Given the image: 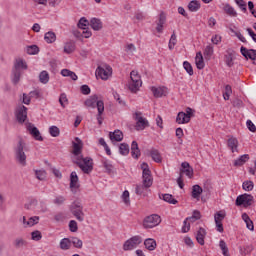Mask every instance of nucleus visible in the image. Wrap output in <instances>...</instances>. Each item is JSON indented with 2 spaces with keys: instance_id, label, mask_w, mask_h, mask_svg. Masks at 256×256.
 Masks as SVG:
<instances>
[{
  "instance_id": "nucleus-1",
  "label": "nucleus",
  "mask_w": 256,
  "mask_h": 256,
  "mask_svg": "<svg viewBox=\"0 0 256 256\" xmlns=\"http://www.w3.org/2000/svg\"><path fill=\"white\" fill-rule=\"evenodd\" d=\"M75 141L76 142H72V153L74 155L72 161L79 166L83 173L89 175V173L93 171V159L89 157L83 158V155H81L83 151V141L79 139V137H76Z\"/></svg>"
},
{
  "instance_id": "nucleus-2",
  "label": "nucleus",
  "mask_w": 256,
  "mask_h": 256,
  "mask_svg": "<svg viewBox=\"0 0 256 256\" xmlns=\"http://www.w3.org/2000/svg\"><path fill=\"white\" fill-rule=\"evenodd\" d=\"M24 71H27V62L22 58H16L11 73V81L13 85H18Z\"/></svg>"
},
{
  "instance_id": "nucleus-3",
  "label": "nucleus",
  "mask_w": 256,
  "mask_h": 256,
  "mask_svg": "<svg viewBox=\"0 0 256 256\" xmlns=\"http://www.w3.org/2000/svg\"><path fill=\"white\" fill-rule=\"evenodd\" d=\"M25 151H27V145L23 139H20L17 146L14 148L15 161L20 167H25L27 165V155L25 154Z\"/></svg>"
},
{
  "instance_id": "nucleus-4",
  "label": "nucleus",
  "mask_w": 256,
  "mask_h": 256,
  "mask_svg": "<svg viewBox=\"0 0 256 256\" xmlns=\"http://www.w3.org/2000/svg\"><path fill=\"white\" fill-rule=\"evenodd\" d=\"M141 85H143V82L141 81V76L139 75V72L132 70L130 73L128 89L131 91V93H137Z\"/></svg>"
},
{
  "instance_id": "nucleus-5",
  "label": "nucleus",
  "mask_w": 256,
  "mask_h": 256,
  "mask_svg": "<svg viewBox=\"0 0 256 256\" xmlns=\"http://www.w3.org/2000/svg\"><path fill=\"white\" fill-rule=\"evenodd\" d=\"M70 211L72 215L79 221L80 223H83L85 221V213L83 212V205L79 201H74L70 205Z\"/></svg>"
},
{
  "instance_id": "nucleus-6",
  "label": "nucleus",
  "mask_w": 256,
  "mask_h": 256,
  "mask_svg": "<svg viewBox=\"0 0 256 256\" xmlns=\"http://www.w3.org/2000/svg\"><path fill=\"white\" fill-rule=\"evenodd\" d=\"M141 169H142V183L145 185V187H151L153 185V175H151L149 164L143 162L141 164Z\"/></svg>"
},
{
  "instance_id": "nucleus-7",
  "label": "nucleus",
  "mask_w": 256,
  "mask_h": 256,
  "mask_svg": "<svg viewBox=\"0 0 256 256\" xmlns=\"http://www.w3.org/2000/svg\"><path fill=\"white\" fill-rule=\"evenodd\" d=\"M235 203L237 207H251L255 203V198L251 194L244 193L237 196Z\"/></svg>"
},
{
  "instance_id": "nucleus-8",
  "label": "nucleus",
  "mask_w": 256,
  "mask_h": 256,
  "mask_svg": "<svg viewBox=\"0 0 256 256\" xmlns=\"http://www.w3.org/2000/svg\"><path fill=\"white\" fill-rule=\"evenodd\" d=\"M112 73L113 69L106 63L99 65L96 69V77H100L103 81H107Z\"/></svg>"
},
{
  "instance_id": "nucleus-9",
  "label": "nucleus",
  "mask_w": 256,
  "mask_h": 256,
  "mask_svg": "<svg viewBox=\"0 0 256 256\" xmlns=\"http://www.w3.org/2000/svg\"><path fill=\"white\" fill-rule=\"evenodd\" d=\"M161 223V216L157 214H152L147 216L143 220V227L144 229H153V227H157Z\"/></svg>"
},
{
  "instance_id": "nucleus-10",
  "label": "nucleus",
  "mask_w": 256,
  "mask_h": 256,
  "mask_svg": "<svg viewBox=\"0 0 256 256\" xmlns=\"http://www.w3.org/2000/svg\"><path fill=\"white\" fill-rule=\"evenodd\" d=\"M14 115L16 117V121L20 125H23V123H25V121H27V107L23 106V104H19L15 108Z\"/></svg>"
},
{
  "instance_id": "nucleus-11",
  "label": "nucleus",
  "mask_w": 256,
  "mask_h": 256,
  "mask_svg": "<svg viewBox=\"0 0 256 256\" xmlns=\"http://www.w3.org/2000/svg\"><path fill=\"white\" fill-rule=\"evenodd\" d=\"M141 243H143V238H141V236H133L124 243L123 249L124 251H133V249H136Z\"/></svg>"
},
{
  "instance_id": "nucleus-12",
  "label": "nucleus",
  "mask_w": 256,
  "mask_h": 256,
  "mask_svg": "<svg viewBox=\"0 0 256 256\" xmlns=\"http://www.w3.org/2000/svg\"><path fill=\"white\" fill-rule=\"evenodd\" d=\"M134 119L136 121V131H143L146 127H149V121L141 116V112H135Z\"/></svg>"
},
{
  "instance_id": "nucleus-13",
  "label": "nucleus",
  "mask_w": 256,
  "mask_h": 256,
  "mask_svg": "<svg viewBox=\"0 0 256 256\" xmlns=\"http://www.w3.org/2000/svg\"><path fill=\"white\" fill-rule=\"evenodd\" d=\"M99 103H103V100H99V96L94 94L85 100L84 105L89 109H95L97 107V111H99Z\"/></svg>"
},
{
  "instance_id": "nucleus-14",
  "label": "nucleus",
  "mask_w": 256,
  "mask_h": 256,
  "mask_svg": "<svg viewBox=\"0 0 256 256\" xmlns=\"http://www.w3.org/2000/svg\"><path fill=\"white\" fill-rule=\"evenodd\" d=\"M240 53L245 57V59H251V61H256V50L247 49L245 46L240 48Z\"/></svg>"
},
{
  "instance_id": "nucleus-15",
  "label": "nucleus",
  "mask_w": 256,
  "mask_h": 256,
  "mask_svg": "<svg viewBox=\"0 0 256 256\" xmlns=\"http://www.w3.org/2000/svg\"><path fill=\"white\" fill-rule=\"evenodd\" d=\"M182 169L180 170V175H183V173L188 177L189 179L193 178V167L189 164V162H182L181 164Z\"/></svg>"
},
{
  "instance_id": "nucleus-16",
  "label": "nucleus",
  "mask_w": 256,
  "mask_h": 256,
  "mask_svg": "<svg viewBox=\"0 0 256 256\" xmlns=\"http://www.w3.org/2000/svg\"><path fill=\"white\" fill-rule=\"evenodd\" d=\"M151 91H152L154 97H156V98L165 97V96H167V93H168L167 87H164V86H162V87L153 86L151 88Z\"/></svg>"
},
{
  "instance_id": "nucleus-17",
  "label": "nucleus",
  "mask_w": 256,
  "mask_h": 256,
  "mask_svg": "<svg viewBox=\"0 0 256 256\" xmlns=\"http://www.w3.org/2000/svg\"><path fill=\"white\" fill-rule=\"evenodd\" d=\"M165 23H167V15H165L164 12H161L156 27L157 33H163V25H165Z\"/></svg>"
},
{
  "instance_id": "nucleus-18",
  "label": "nucleus",
  "mask_w": 256,
  "mask_h": 256,
  "mask_svg": "<svg viewBox=\"0 0 256 256\" xmlns=\"http://www.w3.org/2000/svg\"><path fill=\"white\" fill-rule=\"evenodd\" d=\"M70 189H79V176L75 171L70 174Z\"/></svg>"
},
{
  "instance_id": "nucleus-19",
  "label": "nucleus",
  "mask_w": 256,
  "mask_h": 256,
  "mask_svg": "<svg viewBox=\"0 0 256 256\" xmlns=\"http://www.w3.org/2000/svg\"><path fill=\"white\" fill-rule=\"evenodd\" d=\"M235 55V51L232 49H228L226 51V54L224 55V62L227 65V67H231L233 65V57Z\"/></svg>"
},
{
  "instance_id": "nucleus-20",
  "label": "nucleus",
  "mask_w": 256,
  "mask_h": 256,
  "mask_svg": "<svg viewBox=\"0 0 256 256\" xmlns=\"http://www.w3.org/2000/svg\"><path fill=\"white\" fill-rule=\"evenodd\" d=\"M190 117L185 114V112H179L176 117V123L178 125H185V123H189Z\"/></svg>"
},
{
  "instance_id": "nucleus-21",
  "label": "nucleus",
  "mask_w": 256,
  "mask_h": 256,
  "mask_svg": "<svg viewBox=\"0 0 256 256\" xmlns=\"http://www.w3.org/2000/svg\"><path fill=\"white\" fill-rule=\"evenodd\" d=\"M90 26L94 31H101L103 29V22H101V19L92 18L90 20Z\"/></svg>"
},
{
  "instance_id": "nucleus-22",
  "label": "nucleus",
  "mask_w": 256,
  "mask_h": 256,
  "mask_svg": "<svg viewBox=\"0 0 256 256\" xmlns=\"http://www.w3.org/2000/svg\"><path fill=\"white\" fill-rule=\"evenodd\" d=\"M195 63L197 69H205V61L203 60V54L201 52L196 53Z\"/></svg>"
},
{
  "instance_id": "nucleus-23",
  "label": "nucleus",
  "mask_w": 256,
  "mask_h": 256,
  "mask_svg": "<svg viewBox=\"0 0 256 256\" xmlns=\"http://www.w3.org/2000/svg\"><path fill=\"white\" fill-rule=\"evenodd\" d=\"M205 235H207V232L204 228H199L197 234H196V240L199 243V245H205Z\"/></svg>"
},
{
  "instance_id": "nucleus-24",
  "label": "nucleus",
  "mask_w": 256,
  "mask_h": 256,
  "mask_svg": "<svg viewBox=\"0 0 256 256\" xmlns=\"http://www.w3.org/2000/svg\"><path fill=\"white\" fill-rule=\"evenodd\" d=\"M19 222L24 229H30V227H33V217L27 218L26 216H23L20 218Z\"/></svg>"
},
{
  "instance_id": "nucleus-25",
  "label": "nucleus",
  "mask_w": 256,
  "mask_h": 256,
  "mask_svg": "<svg viewBox=\"0 0 256 256\" xmlns=\"http://www.w3.org/2000/svg\"><path fill=\"white\" fill-rule=\"evenodd\" d=\"M105 111V103L104 102H98V114H97V121L99 125H103V113Z\"/></svg>"
},
{
  "instance_id": "nucleus-26",
  "label": "nucleus",
  "mask_w": 256,
  "mask_h": 256,
  "mask_svg": "<svg viewBox=\"0 0 256 256\" xmlns=\"http://www.w3.org/2000/svg\"><path fill=\"white\" fill-rule=\"evenodd\" d=\"M144 245L148 251H155L157 249V242L153 238H147L144 241Z\"/></svg>"
},
{
  "instance_id": "nucleus-27",
  "label": "nucleus",
  "mask_w": 256,
  "mask_h": 256,
  "mask_svg": "<svg viewBox=\"0 0 256 256\" xmlns=\"http://www.w3.org/2000/svg\"><path fill=\"white\" fill-rule=\"evenodd\" d=\"M44 41L48 44L55 43V41H57V35L53 31L46 32L44 35Z\"/></svg>"
},
{
  "instance_id": "nucleus-28",
  "label": "nucleus",
  "mask_w": 256,
  "mask_h": 256,
  "mask_svg": "<svg viewBox=\"0 0 256 256\" xmlns=\"http://www.w3.org/2000/svg\"><path fill=\"white\" fill-rule=\"evenodd\" d=\"M109 137H110L111 141H117V142L123 141V132H121L120 130L110 132Z\"/></svg>"
},
{
  "instance_id": "nucleus-29",
  "label": "nucleus",
  "mask_w": 256,
  "mask_h": 256,
  "mask_svg": "<svg viewBox=\"0 0 256 256\" xmlns=\"http://www.w3.org/2000/svg\"><path fill=\"white\" fill-rule=\"evenodd\" d=\"M150 156L155 161V163H161L163 161V158L161 157V153L157 149H151Z\"/></svg>"
},
{
  "instance_id": "nucleus-30",
  "label": "nucleus",
  "mask_w": 256,
  "mask_h": 256,
  "mask_svg": "<svg viewBox=\"0 0 256 256\" xmlns=\"http://www.w3.org/2000/svg\"><path fill=\"white\" fill-rule=\"evenodd\" d=\"M201 193H203V188H201V186L196 184L192 187V197H193V199L199 200V198L201 197Z\"/></svg>"
},
{
  "instance_id": "nucleus-31",
  "label": "nucleus",
  "mask_w": 256,
  "mask_h": 256,
  "mask_svg": "<svg viewBox=\"0 0 256 256\" xmlns=\"http://www.w3.org/2000/svg\"><path fill=\"white\" fill-rule=\"evenodd\" d=\"M228 147L231 149L232 153H235V151H237V147H239V141L237 138L231 137L228 139Z\"/></svg>"
},
{
  "instance_id": "nucleus-32",
  "label": "nucleus",
  "mask_w": 256,
  "mask_h": 256,
  "mask_svg": "<svg viewBox=\"0 0 256 256\" xmlns=\"http://www.w3.org/2000/svg\"><path fill=\"white\" fill-rule=\"evenodd\" d=\"M248 159H249V155L244 154L234 161V166L241 167L242 165H245V163H247Z\"/></svg>"
},
{
  "instance_id": "nucleus-33",
  "label": "nucleus",
  "mask_w": 256,
  "mask_h": 256,
  "mask_svg": "<svg viewBox=\"0 0 256 256\" xmlns=\"http://www.w3.org/2000/svg\"><path fill=\"white\" fill-rule=\"evenodd\" d=\"M61 75L63 77H70L72 81H77V79H78L77 74H75V72H73L69 69L61 70Z\"/></svg>"
},
{
  "instance_id": "nucleus-34",
  "label": "nucleus",
  "mask_w": 256,
  "mask_h": 256,
  "mask_svg": "<svg viewBox=\"0 0 256 256\" xmlns=\"http://www.w3.org/2000/svg\"><path fill=\"white\" fill-rule=\"evenodd\" d=\"M224 11H225V14L229 15L230 17H237V11H235V8H233L231 4H225Z\"/></svg>"
},
{
  "instance_id": "nucleus-35",
  "label": "nucleus",
  "mask_w": 256,
  "mask_h": 256,
  "mask_svg": "<svg viewBox=\"0 0 256 256\" xmlns=\"http://www.w3.org/2000/svg\"><path fill=\"white\" fill-rule=\"evenodd\" d=\"M75 49H76V45H75V42L73 41L67 42L64 45V53H67V55H70V53H73Z\"/></svg>"
},
{
  "instance_id": "nucleus-36",
  "label": "nucleus",
  "mask_w": 256,
  "mask_h": 256,
  "mask_svg": "<svg viewBox=\"0 0 256 256\" xmlns=\"http://www.w3.org/2000/svg\"><path fill=\"white\" fill-rule=\"evenodd\" d=\"M39 81H40V83H42L43 85H47V83H49V72L43 70V71L39 74Z\"/></svg>"
},
{
  "instance_id": "nucleus-37",
  "label": "nucleus",
  "mask_w": 256,
  "mask_h": 256,
  "mask_svg": "<svg viewBox=\"0 0 256 256\" xmlns=\"http://www.w3.org/2000/svg\"><path fill=\"white\" fill-rule=\"evenodd\" d=\"M60 249H63L64 251H67V249H71V239L63 238L60 241Z\"/></svg>"
},
{
  "instance_id": "nucleus-38",
  "label": "nucleus",
  "mask_w": 256,
  "mask_h": 256,
  "mask_svg": "<svg viewBox=\"0 0 256 256\" xmlns=\"http://www.w3.org/2000/svg\"><path fill=\"white\" fill-rule=\"evenodd\" d=\"M188 9L189 11H192V12L199 11V9H201V4H199V1L197 0H192L188 4Z\"/></svg>"
},
{
  "instance_id": "nucleus-39",
  "label": "nucleus",
  "mask_w": 256,
  "mask_h": 256,
  "mask_svg": "<svg viewBox=\"0 0 256 256\" xmlns=\"http://www.w3.org/2000/svg\"><path fill=\"white\" fill-rule=\"evenodd\" d=\"M35 176L38 181H45V179H47V171L43 169L35 170Z\"/></svg>"
},
{
  "instance_id": "nucleus-40",
  "label": "nucleus",
  "mask_w": 256,
  "mask_h": 256,
  "mask_svg": "<svg viewBox=\"0 0 256 256\" xmlns=\"http://www.w3.org/2000/svg\"><path fill=\"white\" fill-rule=\"evenodd\" d=\"M150 186H145V184L142 182V184L136 185L135 193L136 195H143L145 191L149 189Z\"/></svg>"
},
{
  "instance_id": "nucleus-41",
  "label": "nucleus",
  "mask_w": 256,
  "mask_h": 256,
  "mask_svg": "<svg viewBox=\"0 0 256 256\" xmlns=\"http://www.w3.org/2000/svg\"><path fill=\"white\" fill-rule=\"evenodd\" d=\"M162 199L163 201H166V203H170L171 205H177V199L173 198V195L171 194H163Z\"/></svg>"
},
{
  "instance_id": "nucleus-42",
  "label": "nucleus",
  "mask_w": 256,
  "mask_h": 256,
  "mask_svg": "<svg viewBox=\"0 0 256 256\" xmlns=\"http://www.w3.org/2000/svg\"><path fill=\"white\" fill-rule=\"evenodd\" d=\"M219 247H220V249L222 251V255L230 256L229 255V248L227 247V243L225 242V240H220Z\"/></svg>"
},
{
  "instance_id": "nucleus-43",
  "label": "nucleus",
  "mask_w": 256,
  "mask_h": 256,
  "mask_svg": "<svg viewBox=\"0 0 256 256\" xmlns=\"http://www.w3.org/2000/svg\"><path fill=\"white\" fill-rule=\"evenodd\" d=\"M71 245H74L76 249H81L83 247V241L77 237L70 238Z\"/></svg>"
},
{
  "instance_id": "nucleus-44",
  "label": "nucleus",
  "mask_w": 256,
  "mask_h": 256,
  "mask_svg": "<svg viewBox=\"0 0 256 256\" xmlns=\"http://www.w3.org/2000/svg\"><path fill=\"white\" fill-rule=\"evenodd\" d=\"M176 45H177V35L175 34V32H173V34L170 37L169 44H168L170 51H173V49H175Z\"/></svg>"
},
{
  "instance_id": "nucleus-45",
  "label": "nucleus",
  "mask_w": 256,
  "mask_h": 256,
  "mask_svg": "<svg viewBox=\"0 0 256 256\" xmlns=\"http://www.w3.org/2000/svg\"><path fill=\"white\" fill-rule=\"evenodd\" d=\"M204 57L208 61L211 59V57H213V46L212 45L206 46V48L204 49Z\"/></svg>"
},
{
  "instance_id": "nucleus-46",
  "label": "nucleus",
  "mask_w": 256,
  "mask_h": 256,
  "mask_svg": "<svg viewBox=\"0 0 256 256\" xmlns=\"http://www.w3.org/2000/svg\"><path fill=\"white\" fill-rule=\"evenodd\" d=\"M231 93H233V89L231 88V85H226L225 91L223 93L224 101H229V98L231 97Z\"/></svg>"
},
{
  "instance_id": "nucleus-47",
  "label": "nucleus",
  "mask_w": 256,
  "mask_h": 256,
  "mask_svg": "<svg viewBox=\"0 0 256 256\" xmlns=\"http://www.w3.org/2000/svg\"><path fill=\"white\" fill-rule=\"evenodd\" d=\"M119 153L120 155H129V144L127 143H122L119 146Z\"/></svg>"
},
{
  "instance_id": "nucleus-48",
  "label": "nucleus",
  "mask_w": 256,
  "mask_h": 256,
  "mask_svg": "<svg viewBox=\"0 0 256 256\" xmlns=\"http://www.w3.org/2000/svg\"><path fill=\"white\" fill-rule=\"evenodd\" d=\"M49 133L51 137H59V135H61V130H59V127L57 126H51L49 128Z\"/></svg>"
},
{
  "instance_id": "nucleus-49",
  "label": "nucleus",
  "mask_w": 256,
  "mask_h": 256,
  "mask_svg": "<svg viewBox=\"0 0 256 256\" xmlns=\"http://www.w3.org/2000/svg\"><path fill=\"white\" fill-rule=\"evenodd\" d=\"M89 25H91V22H89L85 17H82L78 22L79 29H86L85 27H89Z\"/></svg>"
},
{
  "instance_id": "nucleus-50",
  "label": "nucleus",
  "mask_w": 256,
  "mask_h": 256,
  "mask_svg": "<svg viewBox=\"0 0 256 256\" xmlns=\"http://www.w3.org/2000/svg\"><path fill=\"white\" fill-rule=\"evenodd\" d=\"M236 5H238L239 9L243 11V13H247V2L244 0H235Z\"/></svg>"
},
{
  "instance_id": "nucleus-51",
  "label": "nucleus",
  "mask_w": 256,
  "mask_h": 256,
  "mask_svg": "<svg viewBox=\"0 0 256 256\" xmlns=\"http://www.w3.org/2000/svg\"><path fill=\"white\" fill-rule=\"evenodd\" d=\"M253 187H254L253 181H244L242 184V189L244 191H253Z\"/></svg>"
},
{
  "instance_id": "nucleus-52",
  "label": "nucleus",
  "mask_w": 256,
  "mask_h": 256,
  "mask_svg": "<svg viewBox=\"0 0 256 256\" xmlns=\"http://www.w3.org/2000/svg\"><path fill=\"white\" fill-rule=\"evenodd\" d=\"M33 139L35 141H43V136H41V132H39V129L37 127H33Z\"/></svg>"
},
{
  "instance_id": "nucleus-53",
  "label": "nucleus",
  "mask_w": 256,
  "mask_h": 256,
  "mask_svg": "<svg viewBox=\"0 0 256 256\" xmlns=\"http://www.w3.org/2000/svg\"><path fill=\"white\" fill-rule=\"evenodd\" d=\"M69 230L71 231V233H77V231H79V226L77 225V221L71 220L69 222Z\"/></svg>"
},
{
  "instance_id": "nucleus-54",
  "label": "nucleus",
  "mask_w": 256,
  "mask_h": 256,
  "mask_svg": "<svg viewBox=\"0 0 256 256\" xmlns=\"http://www.w3.org/2000/svg\"><path fill=\"white\" fill-rule=\"evenodd\" d=\"M183 67L188 75L193 76V66H191V63H189L188 61H184Z\"/></svg>"
},
{
  "instance_id": "nucleus-55",
  "label": "nucleus",
  "mask_w": 256,
  "mask_h": 256,
  "mask_svg": "<svg viewBox=\"0 0 256 256\" xmlns=\"http://www.w3.org/2000/svg\"><path fill=\"white\" fill-rule=\"evenodd\" d=\"M201 219V212L195 210L193 212V215L191 217H188V220L191 221V223H195V221H199Z\"/></svg>"
},
{
  "instance_id": "nucleus-56",
  "label": "nucleus",
  "mask_w": 256,
  "mask_h": 256,
  "mask_svg": "<svg viewBox=\"0 0 256 256\" xmlns=\"http://www.w3.org/2000/svg\"><path fill=\"white\" fill-rule=\"evenodd\" d=\"M59 103L61 105V107H63L65 109V105H67V103H69V100L67 99V95L65 93H62L59 97Z\"/></svg>"
},
{
  "instance_id": "nucleus-57",
  "label": "nucleus",
  "mask_w": 256,
  "mask_h": 256,
  "mask_svg": "<svg viewBox=\"0 0 256 256\" xmlns=\"http://www.w3.org/2000/svg\"><path fill=\"white\" fill-rule=\"evenodd\" d=\"M188 221H191V220H188V218L184 220L182 233H189V230L191 229V224Z\"/></svg>"
},
{
  "instance_id": "nucleus-58",
  "label": "nucleus",
  "mask_w": 256,
  "mask_h": 256,
  "mask_svg": "<svg viewBox=\"0 0 256 256\" xmlns=\"http://www.w3.org/2000/svg\"><path fill=\"white\" fill-rule=\"evenodd\" d=\"M223 219H225V214L221 213V212H217L214 215V221L215 223H222Z\"/></svg>"
},
{
  "instance_id": "nucleus-59",
  "label": "nucleus",
  "mask_w": 256,
  "mask_h": 256,
  "mask_svg": "<svg viewBox=\"0 0 256 256\" xmlns=\"http://www.w3.org/2000/svg\"><path fill=\"white\" fill-rule=\"evenodd\" d=\"M103 167H104V169H106L107 173H113V164H111V162L104 161L103 162Z\"/></svg>"
},
{
  "instance_id": "nucleus-60",
  "label": "nucleus",
  "mask_w": 256,
  "mask_h": 256,
  "mask_svg": "<svg viewBox=\"0 0 256 256\" xmlns=\"http://www.w3.org/2000/svg\"><path fill=\"white\" fill-rule=\"evenodd\" d=\"M43 239V235L41 234V231L35 230L33 232V241H41Z\"/></svg>"
},
{
  "instance_id": "nucleus-61",
  "label": "nucleus",
  "mask_w": 256,
  "mask_h": 256,
  "mask_svg": "<svg viewBox=\"0 0 256 256\" xmlns=\"http://www.w3.org/2000/svg\"><path fill=\"white\" fill-rule=\"evenodd\" d=\"M122 199L125 205H129L131 203V200H129V191L125 190L122 194Z\"/></svg>"
},
{
  "instance_id": "nucleus-62",
  "label": "nucleus",
  "mask_w": 256,
  "mask_h": 256,
  "mask_svg": "<svg viewBox=\"0 0 256 256\" xmlns=\"http://www.w3.org/2000/svg\"><path fill=\"white\" fill-rule=\"evenodd\" d=\"M80 91L82 95H89V93H91V88H89L88 85H82Z\"/></svg>"
},
{
  "instance_id": "nucleus-63",
  "label": "nucleus",
  "mask_w": 256,
  "mask_h": 256,
  "mask_svg": "<svg viewBox=\"0 0 256 256\" xmlns=\"http://www.w3.org/2000/svg\"><path fill=\"white\" fill-rule=\"evenodd\" d=\"M64 203H65V197L63 196H58L54 199L55 205H63Z\"/></svg>"
},
{
  "instance_id": "nucleus-64",
  "label": "nucleus",
  "mask_w": 256,
  "mask_h": 256,
  "mask_svg": "<svg viewBox=\"0 0 256 256\" xmlns=\"http://www.w3.org/2000/svg\"><path fill=\"white\" fill-rule=\"evenodd\" d=\"M246 125H247L249 131H251L252 133L256 132L255 124H253V122L251 120H247Z\"/></svg>"
}]
</instances>
